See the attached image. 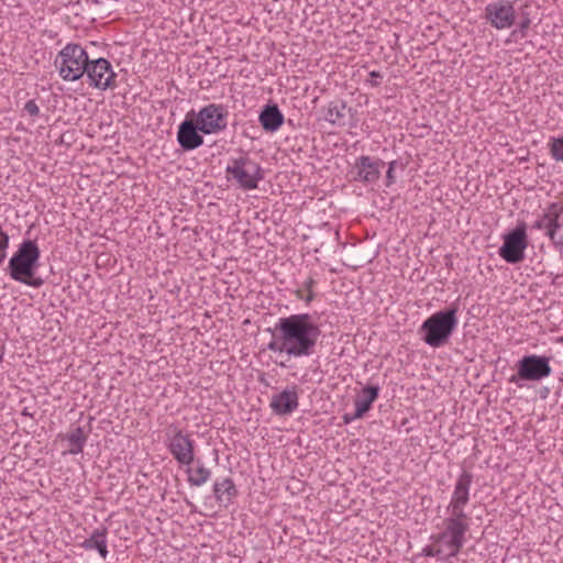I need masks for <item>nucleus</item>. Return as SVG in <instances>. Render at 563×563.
Segmentation results:
<instances>
[{
  "mask_svg": "<svg viewBox=\"0 0 563 563\" xmlns=\"http://www.w3.org/2000/svg\"><path fill=\"white\" fill-rule=\"evenodd\" d=\"M272 341L267 350L275 353H286L299 358L314 353L321 328L310 313H296L279 318L274 328H268Z\"/></svg>",
  "mask_w": 563,
  "mask_h": 563,
  "instance_id": "1",
  "label": "nucleus"
},
{
  "mask_svg": "<svg viewBox=\"0 0 563 563\" xmlns=\"http://www.w3.org/2000/svg\"><path fill=\"white\" fill-rule=\"evenodd\" d=\"M41 251L34 240H23L10 257L7 272L18 283L40 288L44 280L36 276L40 266Z\"/></svg>",
  "mask_w": 563,
  "mask_h": 563,
  "instance_id": "2",
  "label": "nucleus"
},
{
  "mask_svg": "<svg viewBox=\"0 0 563 563\" xmlns=\"http://www.w3.org/2000/svg\"><path fill=\"white\" fill-rule=\"evenodd\" d=\"M457 311L459 307L452 305L427 318L419 330L424 343L432 347L445 345L457 327Z\"/></svg>",
  "mask_w": 563,
  "mask_h": 563,
  "instance_id": "3",
  "label": "nucleus"
},
{
  "mask_svg": "<svg viewBox=\"0 0 563 563\" xmlns=\"http://www.w3.org/2000/svg\"><path fill=\"white\" fill-rule=\"evenodd\" d=\"M89 56L78 43L66 44L56 55L54 67L65 81H77L87 71Z\"/></svg>",
  "mask_w": 563,
  "mask_h": 563,
  "instance_id": "4",
  "label": "nucleus"
},
{
  "mask_svg": "<svg viewBox=\"0 0 563 563\" xmlns=\"http://www.w3.org/2000/svg\"><path fill=\"white\" fill-rule=\"evenodd\" d=\"M444 530L431 536L433 542H446V559L455 558L465 543V533L468 531V516L466 514L450 515L444 519Z\"/></svg>",
  "mask_w": 563,
  "mask_h": 563,
  "instance_id": "5",
  "label": "nucleus"
},
{
  "mask_svg": "<svg viewBox=\"0 0 563 563\" xmlns=\"http://www.w3.org/2000/svg\"><path fill=\"white\" fill-rule=\"evenodd\" d=\"M225 172L244 190L256 189L258 181L264 178L263 168L247 156L232 158Z\"/></svg>",
  "mask_w": 563,
  "mask_h": 563,
  "instance_id": "6",
  "label": "nucleus"
},
{
  "mask_svg": "<svg viewBox=\"0 0 563 563\" xmlns=\"http://www.w3.org/2000/svg\"><path fill=\"white\" fill-rule=\"evenodd\" d=\"M188 115L201 128L202 134H218L228 126V110L223 104L209 103L202 107L197 113L191 110Z\"/></svg>",
  "mask_w": 563,
  "mask_h": 563,
  "instance_id": "7",
  "label": "nucleus"
},
{
  "mask_svg": "<svg viewBox=\"0 0 563 563\" xmlns=\"http://www.w3.org/2000/svg\"><path fill=\"white\" fill-rule=\"evenodd\" d=\"M527 246V225L525 222H519L514 230L504 235V243L498 254L507 263L517 264L523 261Z\"/></svg>",
  "mask_w": 563,
  "mask_h": 563,
  "instance_id": "8",
  "label": "nucleus"
},
{
  "mask_svg": "<svg viewBox=\"0 0 563 563\" xmlns=\"http://www.w3.org/2000/svg\"><path fill=\"white\" fill-rule=\"evenodd\" d=\"M550 357L543 355H525L517 362V375H512L511 383L517 378L522 380H541L551 375Z\"/></svg>",
  "mask_w": 563,
  "mask_h": 563,
  "instance_id": "9",
  "label": "nucleus"
},
{
  "mask_svg": "<svg viewBox=\"0 0 563 563\" xmlns=\"http://www.w3.org/2000/svg\"><path fill=\"white\" fill-rule=\"evenodd\" d=\"M168 450L174 459L183 465H190L195 459V442L189 434H184L176 426H169L166 432Z\"/></svg>",
  "mask_w": 563,
  "mask_h": 563,
  "instance_id": "10",
  "label": "nucleus"
},
{
  "mask_svg": "<svg viewBox=\"0 0 563 563\" xmlns=\"http://www.w3.org/2000/svg\"><path fill=\"white\" fill-rule=\"evenodd\" d=\"M85 75L89 86L96 89L107 90L117 87V74L113 71L111 63L103 57L89 59Z\"/></svg>",
  "mask_w": 563,
  "mask_h": 563,
  "instance_id": "11",
  "label": "nucleus"
},
{
  "mask_svg": "<svg viewBox=\"0 0 563 563\" xmlns=\"http://www.w3.org/2000/svg\"><path fill=\"white\" fill-rule=\"evenodd\" d=\"M485 19L496 30L510 29L516 22L514 2L497 0L485 7Z\"/></svg>",
  "mask_w": 563,
  "mask_h": 563,
  "instance_id": "12",
  "label": "nucleus"
},
{
  "mask_svg": "<svg viewBox=\"0 0 563 563\" xmlns=\"http://www.w3.org/2000/svg\"><path fill=\"white\" fill-rule=\"evenodd\" d=\"M384 166L383 159L362 155L356 158L353 165L354 180L365 185L376 184L380 178V169Z\"/></svg>",
  "mask_w": 563,
  "mask_h": 563,
  "instance_id": "13",
  "label": "nucleus"
},
{
  "mask_svg": "<svg viewBox=\"0 0 563 563\" xmlns=\"http://www.w3.org/2000/svg\"><path fill=\"white\" fill-rule=\"evenodd\" d=\"M176 137L179 146L186 152L200 147L205 142L201 128L194 118L188 114L178 125Z\"/></svg>",
  "mask_w": 563,
  "mask_h": 563,
  "instance_id": "14",
  "label": "nucleus"
},
{
  "mask_svg": "<svg viewBox=\"0 0 563 563\" xmlns=\"http://www.w3.org/2000/svg\"><path fill=\"white\" fill-rule=\"evenodd\" d=\"M473 482L472 473L464 471L457 478L451 501L446 508L449 515L466 514L465 506L470 500V488Z\"/></svg>",
  "mask_w": 563,
  "mask_h": 563,
  "instance_id": "15",
  "label": "nucleus"
},
{
  "mask_svg": "<svg viewBox=\"0 0 563 563\" xmlns=\"http://www.w3.org/2000/svg\"><path fill=\"white\" fill-rule=\"evenodd\" d=\"M298 407V394L294 389H285L274 395L271 400L272 410L279 416L291 413Z\"/></svg>",
  "mask_w": 563,
  "mask_h": 563,
  "instance_id": "16",
  "label": "nucleus"
},
{
  "mask_svg": "<svg viewBox=\"0 0 563 563\" xmlns=\"http://www.w3.org/2000/svg\"><path fill=\"white\" fill-rule=\"evenodd\" d=\"M258 121L266 132H275L283 125L284 114L276 103H269L262 109Z\"/></svg>",
  "mask_w": 563,
  "mask_h": 563,
  "instance_id": "17",
  "label": "nucleus"
},
{
  "mask_svg": "<svg viewBox=\"0 0 563 563\" xmlns=\"http://www.w3.org/2000/svg\"><path fill=\"white\" fill-rule=\"evenodd\" d=\"M379 386L368 385L364 387L355 400V412L353 418H362L371 408L373 402L378 398Z\"/></svg>",
  "mask_w": 563,
  "mask_h": 563,
  "instance_id": "18",
  "label": "nucleus"
},
{
  "mask_svg": "<svg viewBox=\"0 0 563 563\" xmlns=\"http://www.w3.org/2000/svg\"><path fill=\"white\" fill-rule=\"evenodd\" d=\"M107 528H99L93 530L90 537L81 543V548L85 550H97L99 555L102 559H106L109 553L107 548Z\"/></svg>",
  "mask_w": 563,
  "mask_h": 563,
  "instance_id": "19",
  "label": "nucleus"
},
{
  "mask_svg": "<svg viewBox=\"0 0 563 563\" xmlns=\"http://www.w3.org/2000/svg\"><path fill=\"white\" fill-rule=\"evenodd\" d=\"M213 494L221 505L228 506L232 499L238 495V489L232 478L227 477L221 482H216L213 485Z\"/></svg>",
  "mask_w": 563,
  "mask_h": 563,
  "instance_id": "20",
  "label": "nucleus"
},
{
  "mask_svg": "<svg viewBox=\"0 0 563 563\" xmlns=\"http://www.w3.org/2000/svg\"><path fill=\"white\" fill-rule=\"evenodd\" d=\"M65 439L70 443L68 453L71 455H77L84 451V446L87 441V434L81 427H76L65 435Z\"/></svg>",
  "mask_w": 563,
  "mask_h": 563,
  "instance_id": "21",
  "label": "nucleus"
},
{
  "mask_svg": "<svg viewBox=\"0 0 563 563\" xmlns=\"http://www.w3.org/2000/svg\"><path fill=\"white\" fill-rule=\"evenodd\" d=\"M346 104L343 101L330 102L325 108L324 120L332 125H344Z\"/></svg>",
  "mask_w": 563,
  "mask_h": 563,
  "instance_id": "22",
  "label": "nucleus"
},
{
  "mask_svg": "<svg viewBox=\"0 0 563 563\" xmlns=\"http://www.w3.org/2000/svg\"><path fill=\"white\" fill-rule=\"evenodd\" d=\"M211 472L203 465H199L191 475L188 476V482L191 486H201L210 477Z\"/></svg>",
  "mask_w": 563,
  "mask_h": 563,
  "instance_id": "23",
  "label": "nucleus"
},
{
  "mask_svg": "<svg viewBox=\"0 0 563 563\" xmlns=\"http://www.w3.org/2000/svg\"><path fill=\"white\" fill-rule=\"evenodd\" d=\"M545 218L548 219V231L545 232V234L549 236L551 241H554L556 231L561 228L560 214L545 213Z\"/></svg>",
  "mask_w": 563,
  "mask_h": 563,
  "instance_id": "24",
  "label": "nucleus"
},
{
  "mask_svg": "<svg viewBox=\"0 0 563 563\" xmlns=\"http://www.w3.org/2000/svg\"><path fill=\"white\" fill-rule=\"evenodd\" d=\"M531 25V19H530V14L525 11V10H521L520 12V22L518 24V29L515 30L512 32V34H519L522 38H525L527 36V32H528V29L530 27Z\"/></svg>",
  "mask_w": 563,
  "mask_h": 563,
  "instance_id": "25",
  "label": "nucleus"
},
{
  "mask_svg": "<svg viewBox=\"0 0 563 563\" xmlns=\"http://www.w3.org/2000/svg\"><path fill=\"white\" fill-rule=\"evenodd\" d=\"M551 155L555 161L563 162V135L552 137L550 141Z\"/></svg>",
  "mask_w": 563,
  "mask_h": 563,
  "instance_id": "26",
  "label": "nucleus"
},
{
  "mask_svg": "<svg viewBox=\"0 0 563 563\" xmlns=\"http://www.w3.org/2000/svg\"><path fill=\"white\" fill-rule=\"evenodd\" d=\"M399 167L400 169L405 168V165L402 163H399L398 161H391L388 163V169L386 172V186L390 187L396 183V176H395V169Z\"/></svg>",
  "mask_w": 563,
  "mask_h": 563,
  "instance_id": "27",
  "label": "nucleus"
},
{
  "mask_svg": "<svg viewBox=\"0 0 563 563\" xmlns=\"http://www.w3.org/2000/svg\"><path fill=\"white\" fill-rule=\"evenodd\" d=\"M422 555L424 556H437L441 560H448L444 548H434L433 545H427L422 549Z\"/></svg>",
  "mask_w": 563,
  "mask_h": 563,
  "instance_id": "28",
  "label": "nucleus"
},
{
  "mask_svg": "<svg viewBox=\"0 0 563 563\" xmlns=\"http://www.w3.org/2000/svg\"><path fill=\"white\" fill-rule=\"evenodd\" d=\"M316 284V280L312 278V277H309L305 283H303V287L305 289L308 290V295L307 297L305 298V301L307 303L311 302L314 298V294L312 291V287L314 286ZM297 296L300 298V299H303L302 295H301V291L298 290L297 291Z\"/></svg>",
  "mask_w": 563,
  "mask_h": 563,
  "instance_id": "29",
  "label": "nucleus"
},
{
  "mask_svg": "<svg viewBox=\"0 0 563 563\" xmlns=\"http://www.w3.org/2000/svg\"><path fill=\"white\" fill-rule=\"evenodd\" d=\"M10 238L7 232L2 230L0 225V256H7V250L9 249Z\"/></svg>",
  "mask_w": 563,
  "mask_h": 563,
  "instance_id": "30",
  "label": "nucleus"
},
{
  "mask_svg": "<svg viewBox=\"0 0 563 563\" xmlns=\"http://www.w3.org/2000/svg\"><path fill=\"white\" fill-rule=\"evenodd\" d=\"M24 110L32 117H37L40 113V108L34 100L26 101Z\"/></svg>",
  "mask_w": 563,
  "mask_h": 563,
  "instance_id": "31",
  "label": "nucleus"
},
{
  "mask_svg": "<svg viewBox=\"0 0 563 563\" xmlns=\"http://www.w3.org/2000/svg\"><path fill=\"white\" fill-rule=\"evenodd\" d=\"M532 228L537 230L545 229L548 231V219L545 218V213L533 223Z\"/></svg>",
  "mask_w": 563,
  "mask_h": 563,
  "instance_id": "32",
  "label": "nucleus"
},
{
  "mask_svg": "<svg viewBox=\"0 0 563 563\" xmlns=\"http://www.w3.org/2000/svg\"><path fill=\"white\" fill-rule=\"evenodd\" d=\"M563 211V206L559 207L556 202H553L549 206L547 213H556L561 216V212Z\"/></svg>",
  "mask_w": 563,
  "mask_h": 563,
  "instance_id": "33",
  "label": "nucleus"
},
{
  "mask_svg": "<svg viewBox=\"0 0 563 563\" xmlns=\"http://www.w3.org/2000/svg\"><path fill=\"white\" fill-rule=\"evenodd\" d=\"M555 246H563V235L554 238V241H552Z\"/></svg>",
  "mask_w": 563,
  "mask_h": 563,
  "instance_id": "34",
  "label": "nucleus"
},
{
  "mask_svg": "<svg viewBox=\"0 0 563 563\" xmlns=\"http://www.w3.org/2000/svg\"><path fill=\"white\" fill-rule=\"evenodd\" d=\"M355 419H356V418H353V415L351 416V415H349V413H345V415L343 416V421H344V423H350V422H352V421H353V420H355Z\"/></svg>",
  "mask_w": 563,
  "mask_h": 563,
  "instance_id": "35",
  "label": "nucleus"
},
{
  "mask_svg": "<svg viewBox=\"0 0 563 563\" xmlns=\"http://www.w3.org/2000/svg\"><path fill=\"white\" fill-rule=\"evenodd\" d=\"M369 76L373 78V79H376V78H380V74L376 70H373L369 73Z\"/></svg>",
  "mask_w": 563,
  "mask_h": 563,
  "instance_id": "36",
  "label": "nucleus"
},
{
  "mask_svg": "<svg viewBox=\"0 0 563 563\" xmlns=\"http://www.w3.org/2000/svg\"><path fill=\"white\" fill-rule=\"evenodd\" d=\"M22 415H23V416H26V417H31V418H33V415L27 410V408H24V409H23Z\"/></svg>",
  "mask_w": 563,
  "mask_h": 563,
  "instance_id": "37",
  "label": "nucleus"
},
{
  "mask_svg": "<svg viewBox=\"0 0 563 563\" xmlns=\"http://www.w3.org/2000/svg\"><path fill=\"white\" fill-rule=\"evenodd\" d=\"M450 540V538H445L444 542H439L440 544H443V547L446 549V542Z\"/></svg>",
  "mask_w": 563,
  "mask_h": 563,
  "instance_id": "38",
  "label": "nucleus"
},
{
  "mask_svg": "<svg viewBox=\"0 0 563 563\" xmlns=\"http://www.w3.org/2000/svg\"><path fill=\"white\" fill-rule=\"evenodd\" d=\"M559 343L563 344V335L556 340Z\"/></svg>",
  "mask_w": 563,
  "mask_h": 563,
  "instance_id": "39",
  "label": "nucleus"
}]
</instances>
